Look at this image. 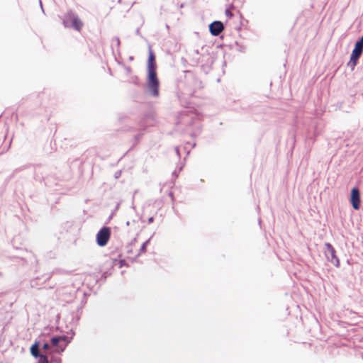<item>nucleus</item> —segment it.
I'll return each instance as SVG.
<instances>
[{"label":"nucleus","instance_id":"16","mask_svg":"<svg viewBox=\"0 0 363 363\" xmlns=\"http://www.w3.org/2000/svg\"><path fill=\"white\" fill-rule=\"evenodd\" d=\"M55 354H50V363H62V359L60 357H57L54 355Z\"/></svg>","mask_w":363,"mask_h":363},{"label":"nucleus","instance_id":"40","mask_svg":"<svg viewBox=\"0 0 363 363\" xmlns=\"http://www.w3.org/2000/svg\"><path fill=\"white\" fill-rule=\"evenodd\" d=\"M182 167H179V171H182Z\"/></svg>","mask_w":363,"mask_h":363},{"label":"nucleus","instance_id":"2","mask_svg":"<svg viewBox=\"0 0 363 363\" xmlns=\"http://www.w3.org/2000/svg\"><path fill=\"white\" fill-rule=\"evenodd\" d=\"M74 334V331L71 329L67 333V335H52V337L49 338L51 345V353L62 354L71 342Z\"/></svg>","mask_w":363,"mask_h":363},{"label":"nucleus","instance_id":"33","mask_svg":"<svg viewBox=\"0 0 363 363\" xmlns=\"http://www.w3.org/2000/svg\"><path fill=\"white\" fill-rule=\"evenodd\" d=\"M127 252H128V253H130V252H132V250H131V249H128V250H127Z\"/></svg>","mask_w":363,"mask_h":363},{"label":"nucleus","instance_id":"34","mask_svg":"<svg viewBox=\"0 0 363 363\" xmlns=\"http://www.w3.org/2000/svg\"><path fill=\"white\" fill-rule=\"evenodd\" d=\"M129 59H130V60H133V57L130 56V57H129Z\"/></svg>","mask_w":363,"mask_h":363},{"label":"nucleus","instance_id":"20","mask_svg":"<svg viewBox=\"0 0 363 363\" xmlns=\"http://www.w3.org/2000/svg\"><path fill=\"white\" fill-rule=\"evenodd\" d=\"M174 149H175V152H176V154H177V155L178 158L179 159V158H180V157H181V155H180V152H179V147H175V148H174Z\"/></svg>","mask_w":363,"mask_h":363},{"label":"nucleus","instance_id":"35","mask_svg":"<svg viewBox=\"0 0 363 363\" xmlns=\"http://www.w3.org/2000/svg\"><path fill=\"white\" fill-rule=\"evenodd\" d=\"M226 65V62L225 60L223 61V65Z\"/></svg>","mask_w":363,"mask_h":363},{"label":"nucleus","instance_id":"21","mask_svg":"<svg viewBox=\"0 0 363 363\" xmlns=\"http://www.w3.org/2000/svg\"><path fill=\"white\" fill-rule=\"evenodd\" d=\"M121 171H117L115 172L114 177L116 179H118L121 177Z\"/></svg>","mask_w":363,"mask_h":363},{"label":"nucleus","instance_id":"32","mask_svg":"<svg viewBox=\"0 0 363 363\" xmlns=\"http://www.w3.org/2000/svg\"><path fill=\"white\" fill-rule=\"evenodd\" d=\"M125 224H126L127 226H129L130 223V221H127Z\"/></svg>","mask_w":363,"mask_h":363},{"label":"nucleus","instance_id":"36","mask_svg":"<svg viewBox=\"0 0 363 363\" xmlns=\"http://www.w3.org/2000/svg\"><path fill=\"white\" fill-rule=\"evenodd\" d=\"M220 78H218V79H216V81H217L218 82H220Z\"/></svg>","mask_w":363,"mask_h":363},{"label":"nucleus","instance_id":"8","mask_svg":"<svg viewBox=\"0 0 363 363\" xmlns=\"http://www.w3.org/2000/svg\"><path fill=\"white\" fill-rule=\"evenodd\" d=\"M208 29L213 36H218L224 29V26L221 21H214L208 25Z\"/></svg>","mask_w":363,"mask_h":363},{"label":"nucleus","instance_id":"30","mask_svg":"<svg viewBox=\"0 0 363 363\" xmlns=\"http://www.w3.org/2000/svg\"><path fill=\"white\" fill-rule=\"evenodd\" d=\"M173 176L175 177H178V174L176 173V172H173Z\"/></svg>","mask_w":363,"mask_h":363},{"label":"nucleus","instance_id":"9","mask_svg":"<svg viewBox=\"0 0 363 363\" xmlns=\"http://www.w3.org/2000/svg\"><path fill=\"white\" fill-rule=\"evenodd\" d=\"M350 202L354 209L360 208V192L357 188H353L351 190Z\"/></svg>","mask_w":363,"mask_h":363},{"label":"nucleus","instance_id":"4","mask_svg":"<svg viewBox=\"0 0 363 363\" xmlns=\"http://www.w3.org/2000/svg\"><path fill=\"white\" fill-rule=\"evenodd\" d=\"M111 234V228L103 226L96 235V242L99 247H104L110 240Z\"/></svg>","mask_w":363,"mask_h":363},{"label":"nucleus","instance_id":"5","mask_svg":"<svg viewBox=\"0 0 363 363\" xmlns=\"http://www.w3.org/2000/svg\"><path fill=\"white\" fill-rule=\"evenodd\" d=\"M48 330L47 328L44 329V331L35 340L33 343L31 345L30 347V352L34 353L35 354H38V352L40 351V345L41 341L43 342H50L49 340V338L52 337V335H50L49 332H47Z\"/></svg>","mask_w":363,"mask_h":363},{"label":"nucleus","instance_id":"15","mask_svg":"<svg viewBox=\"0 0 363 363\" xmlns=\"http://www.w3.org/2000/svg\"><path fill=\"white\" fill-rule=\"evenodd\" d=\"M145 130V127H143V128H141L139 129L140 133L138 134L135 135L133 138V139H134L133 145H135L140 141L142 136L143 135V132Z\"/></svg>","mask_w":363,"mask_h":363},{"label":"nucleus","instance_id":"37","mask_svg":"<svg viewBox=\"0 0 363 363\" xmlns=\"http://www.w3.org/2000/svg\"><path fill=\"white\" fill-rule=\"evenodd\" d=\"M133 146H134V145L131 146V147H130V150H132V149L133 148Z\"/></svg>","mask_w":363,"mask_h":363},{"label":"nucleus","instance_id":"29","mask_svg":"<svg viewBox=\"0 0 363 363\" xmlns=\"http://www.w3.org/2000/svg\"><path fill=\"white\" fill-rule=\"evenodd\" d=\"M224 13H225V16H227V5H225V6Z\"/></svg>","mask_w":363,"mask_h":363},{"label":"nucleus","instance_id":"24","mask_svg":"<svg viewBox=\"0 0 363 363\" xmlns=\"http://www.w3.org/2000/svg\"><path fill=\"white\" fill-rule=\"evenodd\" d=\"M135 241H136V238L133 239V240L130 241V242L128 244V247L129 246H131L132 245H133V244L135 243Z\"/></svg>","mask_w":363,"mask_h":363},{"label":"nucleus","instance_id":"13","mask_svg":"<svg viewBox=\"0 0 363 363\" xmlns=\"http://www.w3.org/2000/svg\"><path fill=\"white\" fill-rule=\"evenodd\" d=\"M152 237V236H151L149 239H147L146 241H145V242L142 244V245H141V247H140V250H139V252H138V253L136 255V256H135V257L134 258V259H137V258H138V257L141 254L145 253V252H146V250H147V245L150 244V240H151Z\"/></svg>","mask_w":363,"mask_h":363},{"label":"nucleus","instance_id":"14","mask_svg":"<svg viewBox=\"0 0 363 363\" xmlns=\"http://www.w3.org/2000/svg\"><path fill=\"white\" fill-rule=\"evenodd\" d=\"M43 350V352L46 354H51V345L50 342L41 341L40 350Z\"/></svg>","mask_w":363,"mask_h":363},{"label":"nucleus","instance_id":"1","mask_svg":"<svg viewBox=\"0 0 363 363\" xmlns=\"http://www.w3.org/2000/svg\"><path fill=\"white\" fill-rule=\"evenodd\" d=\"M155 59V55L151 48H150L147 62V84L145 92L150 96L157 98L160 96V82L157 77Z\"/></svg>","mask_w":363,"mask_h":363},{"label":"nucleus","instance_id":"22","mask_svg":"<svg viewBox=\"0 0 363 363\" xmlns=\"http://www.w3.org/2000/svg\"><path fill=\"white\" fill-rule=\"evenodd\" d=\"M125 69L128 74H130L132 72V69L130 67H125Z\"/></svg>","mask_w":363,"mask_h":363},{"label":"nucleus","instance_id":"12","mask_svg":"<svg viewBox=\"0 0 363 363\" xmlns=\"http://www.w3.org/2000/svg\"><path fill=\"white\" fill-rule=\"evenodd\" d=\"M30 354L38 359L37 363H50V354L44 353L43 352H38V354L30 353Z\"/></svg>","mask_w":363,"mask_h":363},{"label":"nucleus","instance_id":"26","mask_svg":"<svg viewBox=\"0 0 363 363\" xmlns=\"http://www.w3.org/2000/svg\"><path fill=\"white\" fill-rule=\"evenodd\" d=\"M357 43H360L362 45H363V35H362V37L361 38L360 40L357 41Z\"/></svg>","mask_w":363,"mask_h":363},{"label":"nucleus","instance_id":"17","mask_svg":"<svg viewBox=\"0 0 363 363\" xmlns=\"http://www.w3.org/2000/svg\"><path fill=\"white\" fill-rule=\"evenodd\" d=\"M113 41H115L116 43V46L118 48L121 45L120 38L116 36L113 38Z\"/></svg>","mask_w":363,"mask_h":363},{"label":"nucleus","instance_id":"18","mask_svg":"<svg viewBox=\"0 0 363 363\" xmlns=\"http://www.w3.org/2000/svg\"><path fill=\"white\" fill-rule=\"evenodd\" d=\"M125 130H127V131H130V132H134V131H136L137 129L135 128V127H133V126H129L128 128H126Z\"/></svg>","mask_w":363,"mask_h":363},{"label":"nucleus","instance_id":"7","mask_svg":"<svg viewBox=\"0 0 363 363\" xmlns=\"http://www.w3.org/2000/svg\"><path fill=\"white\" fill-rule=\"evenodd\" d=\"M47 173V167L41 165H38L35 169L34 172V179L38 182H44L45 185L48 186L47 179L48 177L46 176Z\"/></svg>","mask_w":363,"mask_h":363},{"label":"nucleus","instance_id":"25","mask_svg":"<svg viewBox=\"0 0 363 363\" xmlns=\"http://www.w3.org/2000/svg\"><path fill=\"white\" fill-rule=\"evenodd\" d=\"M135 34L138 35H140V28H138L135 30Z\"/></svg>","mask_w":363,"mask_h":363},{"label":"nucleus","instance_id":"39","mask_svg":"<svg viewBox=\"0 0 363 363\" xmlns=\"http://www.w3.org/2000/svg\"><path fill=\"white\" fill-rule=\"evenodd\" d=\"M133 146H134V145L131 146V147H130V150H132V149L133 148Z\"/></svg>","mask_w":363,"mask_h":363},{"label":"nucleus","instance_id":"38","mask_svg":"<svg viewBox=\"0 0 363 363\" xmlns=\"http://www.w3.org/2000/svg\"><path fill=\"white\" fill-rule=\"evenodd\" d=\"M133 146H134V145L131 146V147H130V150H132V149L133 148Z\"/></svg>","mask_w":363,"mask_h":363},{"label":"nucleus","instance_id":"31","mask_svg":"<svg viewBox=\"0 0 363 363\" xmlns=\"http://www.w3.org/2000/svg\"><path fill=\"white\" fill-rule=\"evenodd\" d=\"M169 196H171L172 198H173V193H172V192H170V193L169 194Z\"/></svg>","mask_w":363,"mask_h":363},{"label":"nucleus","instance_id":"6","mask_svg":"<svg viewBox=\"0 0 363 363\" xmlns=\"http://www.w3.org/2000/svg\"><path fill=\"white\" fill-rule=\"evenodd\" d=\"M17 250V254L13 255L12 257L13 259H18L23 262V264L28 263V262H32L35 261V257L31 252H28L26 249L21 247H13Z\"/></svg>","mask_w":363,"mask_h":363},{"label":"nucleus","instance_id":"28","mask_svg":"<svg viewBox=\"0 0 363 363\" xmlns=\"http://www.w3.org/2000/svg\"><path fill=\"white\" fill-rule=\"evenodd\" d=\"M24 168H25V167H21V168H19V169H15V172H18V171H20V170H22V169H23Z\"/></svg>","mask_w":363,"mask_h":363},{"label":"nucleus","instance_id":"10","mask_svg":"<svg viewBox=\"0 0 363 363\" xmlns=\"http://www.w3.org/2000/svg\"><path fill=\"white\" fill-rule=\"evenodd\" d=\"M363 52V45L360 43H355V46L354 50H352V55L350 56V62L352 63V68L356 66L357 61L361 56Z\"/></svg>","mask_w":363,"mask_h":363},{"label":"nucleus","instance_id":"23","mask_svg":"<svg viewBox=\"0 0 363 363\" xmlns=\"http://www.w3.org/2000/svg\"><path fill=\"white\" fill-rule=\"evenodd\" d=\"M147 222H148L149 224L153 223L154 222V217H152V216L148 218V220H147Z\"/></svg>","mask_w":363,"mask_h":363},{"label":"nucleus","instance_id":"11","mask_svg":"<svg viewBox=\"0 0 363 363\" xmlns=\"http://www.w3.org/2000/svg\"><path fill=\"white\" fill-rule=\"evenodd\" d=\"M325 246L328 252L330 253V257H331L330 259H329V261L333 264H334L335 267H339L340 261H339L338 257L336 255L335 250L334 249L333 245L330 243L327 242V243L325 244Z\"/></svg>","mask_w":363,"mask_h":363},{"label":"nucleus","instance_id":"3","mask_svg":"<svg viewBox=\"0 0 363 363\" xmlns=\"http://www.w3.org/2000/svg\"><path fill=\"white\" fill-rule=\"evenodd\" d=\"M62 24L65 28H71L80 31L83 28V22L78 14L73 10H68L62 16Z\"/></svg>","mask_w":363,"mask_h":363},{"label":"nucleus","instance_id":"19","mask_svg":"<svg viewBox=\"0 0 363 363\" xmlns=\"http://www.w3.org/2000/svg\"><path fill=\"white\" fill-rule=\"evenodd\" d=\"M126 265V262L125 259H121L119 262V267H123V266Z\"/></svg>","mask_w":363,"mask_h":363},{"label":"nucleus","instance_id":"27","mask_svg":"<svg viewBox=\"0 0 363 363\" xmlns=\"http://www.w3.org/2000/svg\"><path fill=\"white\" fill-rule=\"evenodd\" d=\"M40 8H41V9H42V11H43V13H45L44 9H43V7L42 2H41V1H40Z\"/></svg>","mask_w":363,"mask_h":363}]
</instances>
